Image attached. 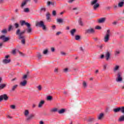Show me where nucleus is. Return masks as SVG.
I'll return each instance as SVG.
<instances>
[{
    "label": "nucleus",
    "mask_w": 124,
    "mask_h": 124,
    "mask_svg": "<svg viewBox=\"0 0 124 124\" xmlns=\"http://www.w3.org/2000/svg\"><path fill=\"white\" fill-rule=\"evenodd\" d=\"M119 67H120V66H119V65H116L114 69V71H117V70H118V69H119Z\"/></svg>",
    "instance_id": "nucleus-43"
},
{
    "label": "nucleus",
    "mask_w": 124,
    "mask_h": 124,
    "mask_svg": "<svg viewBox=\"0 0 124 124\" xmlns=\"http://www.w3.org/2000/svg\"><path fill=\"white\" fill-rule=\"evenodd\" d=\"M120 111H121V107H119L113 109V111L115 113H118V112H120Z\"/></svg>",
    "instance_id": "nucleus-20"
},
{
    "label": "nucleus",
    "mask_w": 124,
    "mask_h": 124,
    "mask_svg": "<svg viewBox=\"0 0 124 124\" xmlns=\"http://www.w3.org/2000/svg\"><path fill=\"white\" fill-rule=\"evenodd\" d=\"M61 53L62 55H63L64 56H65V55H66V54L65 52H63L62 51Z\"/></svg>",
    "instance_id": "nucleus-60"
},
{
    "label": "nucleus",
    "mask_w": 124,
    "mask_h": 124,
    "mask_svg": "<svg viewBox=\"0 0 124 124\" xmlns=\"http://www.w3.org/2000/svg\"><path fill=\"white\" fill-rule=\"evenodd\" d=\"M52 29L53 30H55L56 29V25H53L52 26Z\"/></svg>",
    "instance_id": "nucleus-62"
},
{
    "label": "nucleus",
    "mask_w": 124,
    "mask_h": 124,
    "mask_svg": "<svg viewBox=\"0 0 124 124\" xmlns=\"http://www.w3.org/2000/svg\"><path fill=\"white\" fill-rule=\"evenodd\" d=\"M1 32L2 33H7V30L4 29V30L1 31Z\"/></svg>",
    "instance_id": "nucleus-39"
},
{
    "label": "nucleus",
    "mask_w": 124,
    "mask_h": 124,
    "mask_svg": "<svg viewBox=\"0 0 124 124\" xmlns=\"http://www.w3.org/2000/svg\"><path fill=\"white\" fill-rule=\"evenodd\" d=\"M28 78V75H24L23 77H22V79L25 80Z\"/></svg>",
    "instance_id": "nucleus-44"
},
{
    "label": "nucleus",
    "mask_w": 124,
    "mask_h": 124,
    "mask_svg": "<svg viewBox=\"0 0 124 124\" xmlns=\"http://www.w3.org/2000/svg\"><path fill=\"white\" fill-rule=\"evenodd\" d=\"M98 0H93L91 1V5H93V10H96L99 7V3H97Z\"/></svg>",
    "instance_id": "nucleus-4"
},
{
    "label": "nucleus",
    "mask_w": 124,
    "mask_h": 124,
    "mask_svg": "<svg viewBox=\"0 0 124 124\" xmlns=\"http://www.w3.org/2000/svg\"><path fill=\"white\" fill-rule=\"evenodd\" d=\"M110 37V30H108L107 31V33L104 37V42L106 43L109 41V38Z\"/></svg>",
    "instance_id": "nucleus-6"
},
{
    "label": "nucleus",
    "mask_w": 124,
    "mask_h": 124,
    "mask_svg": "<svg viewBox=\"0 0 124 124\" xmlns=\"http://www.w3.org/2000/svg\"><path fill=\"white\" fill-rule=\"evenodd\" d=\"M124 4V1H120L118 3V7H123Z\"/></svg>",
    "instance_id": "nucleus-23"
},
{
    "label": "nucleus",
    "mask_w": 124,
    "mask_h": 124,
    "mask_svg": "<svg viewBox=\"0 0 124 124\" xmlns=\"http://www.w3.org/2000/svg\"><path fill=\"white\" fill-rule=\"evenodd\" d=\"M19 26H20V25H19V24H18L17 23H15V27L16 29H18Z\"/></svg>",
    "instance_id": "nucleus-42"
},
{
    "label": "nucleus",
    "mask_w": 124,
    "mask_h": 124,
    "mask_svg": "<svg viewBox=\"0 0 124 124\" xmlns=\"http://www.w3.org/2000/svg\"><path fill=\"white\" fill-rule=\"evenodd\" d=\"M95 29L96 30H101V27H100L99 26H97L95 27Z\"/></svg>",
    "instance_id": "nucleus-45"
},
{
    "label": "nucleus",
    "mask_w": 124,
    "mask_h": 124,
    "mask_svg": "<svg viewBox=\"0 0 124 124\" xmlns=\"http://www.w3.org/2000/svg\"><path fill=\"white\" fill-rule=\"evenodd\" d=\"M52 5H53V6H55V5H57V3L56 2H51Z\"/></svg>",
    "instance_id": "nucleus-50"
},
{
    "label": "nucleus",
    "mask_w": 124,
    "mask_h": 124,
    "mask_svg": "<svg viewBox=\"0 0 124 124\" xmlns=\"http://www.w3.org/2000/svg\"><path fill=\"white\" fill-rule=\"evenodd\" d=\"M12 54L15 55V54H16V50L14 49L12 51Z\"/></svg>",
    "instance_id": "nucleus-56"
},
{
    "label": "nucleus",
    "mask_w": 124,
    "mask_h": 124,
    "mask_svg": "<svg viewBox=\"0 0 124 124\" xmlns=\"http://www.w3.org/2000/svg\"><path fill=\"white\" fill-rule=\"evenodd\" d=\"M51 50L52 52H55V47H51Z\"/></svg>",
    "instance_id": "nucleus-57"
},
{
    "label": "nucleus",
    "mask_w": 124,
    "mask_h": 124,
    "mask_svg": "<svg viewBox=\"0 0 124 124\" xmlns=\"http://www.w3.org/2000/svg\"><path fill=\"white\" fill-rule=\"evenodd\" d=\"M76 32V29H73L70 31V33L72 36H74Z\"/></svg>",
    "instance_id": "nucleus-17"
},
{
    "label": "nucleus",
    "mask_w": 124,
    "mask_h": 124,
    "mask_svg": "<svg viewBox=\"0 0 124 124\" xmlns=\"http://www.w3.org/2000/svg\"><path fill=\"white\" fill-rule=\"evenodd\" d=\"M9 99V97L6 94H3L0 95V102H1L3 100L4 101H7Z\"/></svg>",
    "instance_id": "nucleus-5"
},
{
    "label": "nucleus",
    "mask_w": 124,
    "mask_h": 124,
    "mask_svg": "<svg viewBox=\"0 0 124 124\" xmlns=\"http://www.w3.org/2000/svg\"><path fill=\"white\" fill-rule=\"evenodd\" d=\"M120 111L121 112H122V113H123V114H124V107H120Z\"/></svg>",
    "instance_id": "nucleus-40"
},
{
    "label": "nucleus",
    "mask_w": 124,
    "mask_h": 124,
    "mask_svg": "<svg viewBox=\"0 0 124 124\" xmlns=\"http://www.w3.org/2000/svg\"><path fill=\"white\" fill-rule=\"evenodd\" d=\"M29 114H30V111H29V110L26 109L24 111V116H25V117H28Z\"/></svg>",
    "instance_id": "nucleus-25"
},
{
    "label": "nucleus",
    "mask_w": 124,
    "mask_h": 124,
    "mask_svg": "<svg viewBox=\"0 0 124 124\" xmlns=\"http://www.w3.org/2000/svg\"><path fill=\"white\" fill-rule=\"evenodd\" d=\"M35 117V114H30L29 116H27L26 119V122H27L28 123H30L31 121L33 118Z\"/></svg>",
    "instance_id": "nucleus-8"
},
{
    "label": "nucleus",
    "mask_w": 124,
    "mask_h": 124,
    "mask_svg": "<svg viewBox=\"0 0 124 124\" xmlns=\"http://www.w3.org/2000/svg\"><path fill=\"white\" fill-rule=\"evenodd\" d=\"M121 54V51L117 50L114 52V55L115 56H119Z\"/></svg>",
    "instance_id": "nucleus-24"
},
{
    "label": "nucleus",
    "mask_w": 124,
    "mask_h": 124,
    "mask_svg": "<svg viewBox=\"0 0 124 124\" xmlns=\"http://www.w3.org/2000/svg\"><path fill=\"white\" fill-rule=\"evenodd\" d=\"M45 103V101L44 100H41V101L40 102L39 105H38V107L39 108H41V107H42V106H43V105Z\"/></svg>",
    "instance_id": "nucleus-16"
},
{
    "label": "nucleus",
    "mask_w": 124,
    "mask_h": 124,
    "mask_svg": "<svg viewBox=\"0 0 124 124\" xmlns=\"http://www.w3.org/2000/svg\"><path fill=\"white\" fill-rule=\"evenodd\" d=\"M95 120V119H94V118H89L87 120V122H88V123H92V122H94Z\"/></svg>",
    "instance_id": "nucleus-22"
},
{
    "label": "nucleus",
    "mask_w": 124,
    "mask_h": 124,
    "mask_svg": "<svg viewBox=\"0 0 124 124\" xmlns=\"http://www.w3.org/2000/svg\"><path fill=\"white\" fill-rule=\"evenodd\" d=\"M31 0H24V1L22 2V3H21V7H23V6H25V5H26V4H27V3H28V2H29V1H30Z\"/></svg>",
    "instance_id": "nucleus-15"
},
{
    "label": "nucleus",
    "mask_w": 124,
    "mask_h": 124,
    "mask_svg": "<svg viewBox=\"0 0 124 124\" xmlns=\"http://www.w3.org/2000/svg\"><path fill=\"white\" fill-rule=\"evenodd\" d=\"M103 117H104V113H100L98 116V120H102L103 118Z\"/></svg>",
    "instance_id": "nucleus-19"
},
{
    "label": "nucleus",
    "mask_w": 124,
    "mask_h": 124,
    "mask_svg": "<svg viewBox=\"0 0 124 124\" xmlns=\"http://www.w3.org/2000/svg\"><path fill=\"white\" fill-rule=\"evenodd\" d=\"M52 15L53 16H56V15H57V12H56V11L54 10L52 11Z\"/></svg>",
    "instance_id": "nucleus-46"
},
{
    "label": "nucleus",
    "mask_w": 124,
    "mask_h": 124,
    "mask_svg": "<svg viewBox=\"0 0 124 124\" xmlns=\"http://www.w3.org/2000/svg\"><path fill=\"white\" fill-rule=\"evenodd\" d=\"M119 121L120 122H124V115H122L120 116L119 118Z\"/></svg>",
    "instance_id": "nucleus-36"
},
{
    "label": "nucleus",
    "mask_w": 124,
    "mask_h": 124,
    "mask_svg": "<svg viewBox=\"0 0 124 124\" xmlns=\"http://www.w3.org/2000/svg\"><path fill=\"white\" fill-rule=\"evenodd\" d=\"M57 21L58 23H63V19L62 18H57Z\"/></svg>",
    "instance_id": "nucleus-28"
},
{
    "label": "nucleus",
    "mask_w": 124,
    "mask_h": 124,
    "mask_svg": "<svg viewBox=\"0 0 124 124\" xmlns=\"http://www.w3.org/2000/svg\"><path fill=\"white\" fill-rule=\"evenodd\" d=\"M18 52L20 54V55H21V56H22V57H24V56H25V54L23 53V52L21 51H18Z\"/></svg>",
    "instance_id": "nucleus-52"
},
{
    "label": "nucleus",
    "mask_w": 124,
    "mask_h": 124,
    "mask_svg": "<svg viewBox=\"0 0 124 124\" xmlns=\"http://www.w3.org/2000/svg\"><path fill=\"white\" fill-rule=\"evenodd\" d=\"M27 84H28V81H27V80H24L20 82L19 85L21 87H26V86H27Z\"/></svg>",
    "instance_id": "nucleus-12"
},
{
    "label": "nucleus",
    "mask_w": 124,
    "mask_h": 124,
    "mask_svg": "<svg viewBox=\"0 0 124 124\" xmlns=\"http://www.w3.org/2000/svg\"><path fill=\"white\" fill-rule=\"evenodd\" d=\"M59 114H63L65 112V108H62L58 111Z\"/></svg>",
    "instance_id": "nucleus-21"
},
{
    "label": "nucleus",
    "mask_w": 124,
    "mask_h": 124,
    "mask_svg": "<svg viewBox=\"0 0 124 124\" xmlns=\"http://www.w3.org/2000/svg\"><path fill=\"white\" fill-rule=\"evenodd\" d=\"M52 2L48 1H47V5H50V4H51Z\"/></svg>",
    "instance_id": "nucleus-59"
},
{
    "label": "nucleus",
    "mask_w": 124,
    "mask_h": 124,
    "mask_svg": "<svg viewBox=\"0 0 124 124\" xmlns=\"http://www.w3.org/2000/svg\"><path fill=\"white\" fill-rule=\"evenodd\" d=\"M51 15L50 14V13L48 12L46 14V17L47 21H48V22H51Z\"/></svg>",
    "instance_id": "nucleus-14"
},
{
    "label": "nucleus",
    "mask_w": 124,
    "mask_h": 124,
    "mask_svg": "<svg viewBox=\"0 0 124 124\" xmlns=\"http://www.w3.org/2000/svg\"><path fill=\"white\" fill-rule=\"evenodd\" d=\"M11 62V60H10V59H8H8H4L2 61L3 63H5V64L9 63V62Z\"/></svg>",
    "instance_id": "nucleus-18"
},
{
    "label": "nucleus",
    "mask_w": 124,
    "mask_h": 124,
    "mask_svg": "<svg viewBox=\"0 0 124 124\" xmlns=\"http://www.w3.org/2000/svg\"><path fill=\"white\" fill-rule=\"evenodd\" d=\"M0 39H2L3 42H7L8 40H10V38L5 37V35H2L0 36Z\"/></svg>",
    "instance_id": "nucleus-10"
},
{
    "label": "nucleus",
    "mask_w": 124,
    "mask_h": 124,
    "mask_svg": "<svg viewBox=\"0 0 124 124\" xmlns=\"http://www.w3.org/2000/svg\"><path fill=\"white\" fill-rule=\"evenodd\" d=\"M10 107H11V109H16V106H15V105H11Z\"/></svg>",
    "instance_id": "nucleus-49"
},
{
    "label": "nucleus",
    "mask_w": 124,
    "mask_h": 124,
    "mask_svg": "<svg viewBox=\"0 0 124 124\" xmlns=\"http://www.w3.org/2000/svg\"><path fill=\"white\" fill-rule=\"evenodd\" d=\"M39 124H44V122L42 121H40Z\"/></svg>",
    "instance_id": "nucleus-64"
},
{
    "label": "nucleus",
    "mask_w": 124,
    "mask_h": 124,
    "mask_svg": "<svg viewBox=\"0 0 124 124\" xmlns=\"http://www.w3.org/2000/svg\"><path fill=\"white\" fill-rule=\"evenodd\" d=\"M37 57L39 59V60H40L41 58H42V55H41V53L38 52Z\"/></svg>",
    "instance_id": "nucleus-34"
},
{
    "label": "nucleus",
    "mask_w": 124,
    "mask_h": 124,
    "mask_svg": "<svg viewBox=\"0 0 124 124\" xmlns=\"http://www.w3.org/2000/svg\"><path fill=\"white\" fill-rule=\"evenodd\" d=\"M78 23H79L80 26H84V24H83V21H82V18H79Z\"/></svg>",
    "instance_id": "nucleus-31"
},
{
    "label": "nucleus",
    "mask_w": 124,
    "mask_h": 124,
    "mask_svg": "<svg viewBox=\"0 0 124 124\" xmlns=\"http://www.w3.org/2000/svg\"><path fill=\"white\" fill-rule=\"evenodd\" d=\"M94 32H95L94 29L93 28L89 29L85 31V33L91 34V33H94Z\"/></svg>",
    "instance_id": "nucleus-11"
},
{
    "label": "nucleus",
    "mask_w": 124,
    "mask_h": 124,
    "mask_svg": "<svg viewBox=\"0 0 124 124\" xmlns=\"http://www.w3.org/2000/svg\"><path fill=\"white\" fill-rule=\"evenodd\" d=\"M6 87V84H2L0 85V90H2L3 89H4Z\"/></svg>",
    "instance_id": "nucleus-27"
},
{
    "label": "nucleus",
    "mask_w": 124,
    "mask_h": 124,
    "mask_svg": "<svg viewBox=\"0 0 124 124\" xmlns=\"http://www.w3.org/2000/svg\"><path fill=\"white\" fill-rule=\"evenodd\" d=\"M47 100H49V101H51V100H53V97L51 95H48L46 97Z\"/></svg>",
    "instance_id": "nucleus-32"
},
{
    "label": "nucleus",
    "mask_w": 124,
    "mask_h": 124,
    "mask_svg": "<svg viewBox=\"0 0 124 124\" xmlns=\"http://www.w3.org/2000/svg\"><path fill=\"white\" fill-rule=\"evenodd\" d=\"M74 0H69L68 2H69V3H71V2L74 1Z\"/></svg>",
    "instance_id": "nucleus-61"
},
{
    "label": "nucleus",
    "mask_w": 124,
    "mask_h": 124,
    "mask_svg": "<svg viewBox=\"0 0 124 124\" xmlns=\"http://www.w3.org/2000/svg\"><path fill=\"white\" fill-rule=\"evenodd\" d=\"M54 72L55 73H58V72H59V69L58 68H55V69H54Z\"/></svg>",
    "instance_id": "nucleus-51"
},
{
    "label": "nucleus",
    "mask_w": 124,
    "mask_h": 124,
    "mask_svg": "<svg viewBox=\"0 0 124 124\" xmlns=\"http://www.w3.org/2000/svg\"><path fill=\"white\" fill-rule=\"evenodd\" d=\"M60 34H62L61 31H58L56 33V35H60Z\"/></svg>",
    "instance_id": "nucleus-55"
},
{
    "label": "nucleus",
    "mask_w": 124,
    "mask_h": 124,
    "mask_svg": "<svg viewBox=\"0 0 124 124\" xmlns=\"http://www.w3.org/2000/svg\"><path fill=\"white\" fill-rule=\"evenodd\" d=\"M111 7L110 6H108L106 7V10H110L111 9Z\"/></svg>",
    "instance_id": "nucleus-53"
},
{
    "label": "nucleus",
    "mask_w": 124,
    "mask_h": 124,
    "mask_svg": "<svg viewBox=\"0 0 124 124\" xmlns=\"http://www.w3.org/2000/svg\"><path fill=\"white\" fill-rule=\"evenodd\" d=\"M21 31V30L20 29H17L16 31V35H18V38L19 39H22V38H24V36H23V34L26 32V30H24L23 31Z\"/></svg>",
    "instance_id": "nucleus-3"
},
{
    "label": "nucleus",
    "mask_w": 124,
    "mask_h": 124,
    "mask_svg": "<svg viewBox=\"0 0 124 124\" xmlns=\"http://www.w3.org/2000/svg\"><path fill=\"white\" fill-rule=\"evenodd\" d=\"M63 72H64L65 73H67V72H68V68H66L65 69H63Z\"/></svg>",
    "instance_id": "nucleus-41"
},
{
    "label": "nucleus",
    "mask_w": 124,
    "mask_h": 124,
    "mask_svg": "<svg viewBox=\"0 0 124 124\" xmlns=\"http://www.w3.org/2000/svg\"><path fill=\"white\" fill-rule=\"evenodd\" d=\"M11 29H12V25H10L8 28V31H11Z\"/></svg>",
    "instance_id": "nucleus-54"
},
{
    "label": "nucleus",
    "mask_w": 124,
    "mask_h": 124,
    "mask_svg": "<svg viewBox=\"0 0 124 124\" xmlns=\"http://www.w3.org/2000/svg\"><path fill=\"white\" fill-rule=\"evenodd\" d=\"M24 11L26 13L30 12V9H29V8H25Z\"/></svg>",
    "instance_id": "nucleus-38"
},
{
    "label": "nucleus",
    "mask_w": 124,
    "mask_h": 124,
    "mask_svg": "<svg viewBox=\"0 0 124 124\" xmlns=\"http://www.w3.org/2000/svg\"><path fill=\"white\" fill-rule=\"evenodd\" d=\"M17 88H18V85H15L14 86H13L12 88V92L15 91V90H16Z\"/></svg>",
    "instance_id": "nucleus-29"
},
{
    "label": "nucleus",
    "mask_w": 124,
    "mask_h": 124,
    "mask_svg": "<svg viewBox=\"0 0 124 124\" xmlns=\"http://www.w3.org/2000/svg\"><path fill=\"white\" fill-rule=\"evenodd\" d=\"M105 57L106 58V61H109L111 57V53L109 51H107L105 52Z\"/></svg>",
    "instance_id": "nucleus-9"
},
{
    "label": "nucleus",
    "mask_w": 124,
    "mask_h": 124,
    "mask_svg": "<svg viewBox=\"0 0 124 124\" xmlns=\"http://www.w3.org/2000/svg\"><path fill=\"white\" fill-rule=\"evenodd\" d=\"M75 39L76 40H80V39H81V36L79 35H76L75 37Z\"/></svg>",
    "instance_id": "nucleus-30"
},
{
    "label": "nucleus",
    "mask_w": 124,
    "mask_h": 124,
    "mask_svg": "<svg viewBox=\"0 0 124 124\" xmlns=\"http://www.w3.org/2000/svg\"><path fill=\"white\" fill-rule=\"evenodd\" d=\"M20 23L21 26L25 25V26L27 27L28 29H26V31L28 33H31V32L32 31V29H31V24L29 23L28 22H26L25 20H20Z\"/></svg>",
    "instance_id": "nucleus-1"
},
{
    "label": "nucleus",
    "mask_w": 124,
    "mask_h": 124,
    "mask_svg": "<svg viewBox=\"0 0 124 124\" xmlns=\"http://www.w3.org/2000/svg\"><path fill=\"white\" fill-rule=\"evenodd\" d=\"M36 27H40V28H42L44 31H46V25L44 24V22L43 21H40V22H36Z\"/></svg>",
    "instance_id": "nucleus-2"
},
{
    "label": "nucleus",
    "mask_w": 124,
    "mask_h": 124,
    "mask_svg": "<svg viewBox=\"0 0 124 124\" xmlns=\"http://www.w3.org/2000/svg\"><path fill=\"white\" fill-rule=\"evenodd\" d=\"M113 7H114V9H117V8H118V6L117 5H114L113 6Z\"/></svg>",
    "instance_id": "nucleus-58"
},
{
    "label": "nucleus",
    "mask_w": 124,
    "mask_h": 124,
    "mask_svg": "<svg viewBox=\"0 0 124 124\" xmlns=\"http://www.w3.org/2000/svg\"><path fill=\"white\" fill-rule=\"evenodd\" d=\"M58 108H53L50 110V112H54V113L56 112H58Z\"/></svg>",
    "instance_id": "nucleus-35"
},
{
    "label": "nucleus",
    "mask_w": 124,
    "mask_h": 124,
    "mask_svg": "<svg viewBox=\"0 0 124 124\" xmlns=\"http://www.w3.org/2000/svg\"><path fill=\"white\" fill-rule=\"evenodd\" d=\"M104 55L103 54H102L100 56V59H104Z\"/></svg>",
    "instance_id": "nucleus-63"
},
{
    "label": "nucleus",
    "mask_w": 124,
    "mask_h": 124,
    "mask_svg": "<svg viewBox=\"0 0 124 124\" xmlns=\"http://www.w3.org/2000/svg\"><path fill=\"white\" fill-rule=\"evenodd\" d=\"M122 75H123V73H122V72H118L117 78H116V81L117 82H121L123 81V77H122Z\"/></svg>",
    "instance_id": "nucleus-7"
},
{
    "label": "nucleus",
    "mask_w": 124,
    "mask_h": 124,
    "mask_svg": "<svg viewBox=\"0 0 124 124\" xmlns=\"http://www.w3.org/2000/svg\"><path fill=\"white\" fill-rule=\"evenodd\" d=\"M25 38H26V37H24L23 38H21V39H22L21 40L22 44H24V45L26 44V39Z\"/></svg>",
    "instance_id": "nucleus-33"
},
{
    "label": "nucleus",
    "mask_w": 124,
    "mask_h": 124,
    "mask_svg": "<svg viewBox=\"0 0 124 124\" xmlns=\"http://www.w3.org/2000/svg\"><path fill=\"white\" fill-rule=\"evenodd\" d=\"M82 85H83V87H84V88H86L87 87V82H86V81H84L83 82Z\"/></svg>",
    "instance_id": "nucleus-37"
},
{
    "label": "nucleus",
    "mask_w": 124,
    "mask_h": 124,
    "mask_svg": "<svg viewBox=\"0 0 124 124\" xmlns=\"http://www.w3.org/2000/svg\"><path fill=\"white\" fill-rule=\"evenodd\" d=\"M47 53H48V49H46V50H44L43 54L44 55H46V54H47Z\"/></svg>",
    "instance_id": "nucleus-48"
},
{
    "label": "nucleus",
    "mask_w": 124,
    "mask_h": 124,
    "mask_svg": "<svg viewBox=\"0 0 124 124\" xmlns=\"http://www.w3.org/2000/svg\"><path fill=\"white\" fill-rule=\"evenodd\" d=\"M37 88L38 89L39 91H41V90H42V86L40 85L37 87Z\"/></svg>",
    "instance_id": "nucleus-47"
},
{
    "label": "nucleus",
    "mask_w": 124,
    "mask_h": 124,
    "mask_svg": "<svg viewBox=\"0 0 124 124\" xmlns=\"http://www.w3.org/2000/svg\"><path fill=\"white\" fill-rule=\"evenodd\" d=\"M105 21H106V18L102 17L98 19V24H102L103 23H105Z\"/></svg>",
    "instance_id": "nucleus-13"
},
{
    "label": "nucleus",
    "mask_w": 124,
    "mask_h": 124,
    "mask_svg": "<svg viewBox=\"0 0 124 124\" xmlns=\"http://www.w3.org/2000/svg\"><path fill=\"white\" fill-rule=\"evenodd\" d=\"M46 11V8L45 7H43L40 8V12L41 13L42 12H45Z\"/></svg>",
    "instance_id": "nucleus-26"
}]
</instances>
